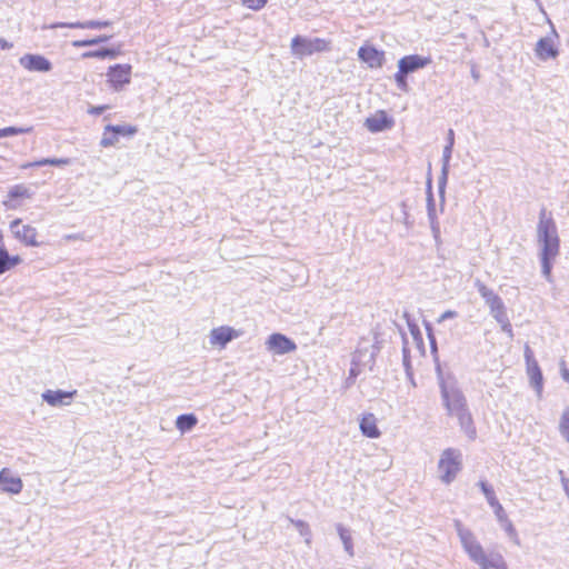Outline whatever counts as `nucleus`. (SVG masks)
<instances>
[{
	"instance_id": "f257e3e1",
	"label": "nucleus",
	"mask_w": 569,
	"mask_h": 569,
	"mask_svg": "<svg viewBox=\"0 0 569 569\" xmlns=\"http://www.w3.org/2000/svg\"><path fill=\"white\" fill-rule=\"evenodd\" d=\"M537 241L540 247L541 272L550 281L552 260L559 254L560 239L552 214L546 208H542L539 212Z\"/></svg>"
},
{
	"instance_id": "f03ea898",
	"label": "nucleus",
	"mask_w": 569,
	"mask_h": 569,
	"mask_svg": "<svg viewBox=\"0 0 569 569\" xmlns=\"http://www.w3.org/2000/svg\"><path fill=\"white\" fill-rule=\"evenodd\" d=\"M453 526L465 552L480 569H508L503 556L500 552H486L473 532L460 520H453Z\"/></svg>"
},
{
	"instance_id": "7ed1b4c3",
	"label": "nucleus",
	"mask_w": 569,
	"mask_h": 569,
	"mask_svg": "<svg viewBox=\"0 0 569 569\" xmlns=\"http://www.w3.org/2000/svg\"><path fill=\"white\" fill-rule=\"evenodd\" d=\"M441 395L448 413L456 417L466 436L470 440H475L477 430L463 393L455 385L443 381L441 383Z\"/></svg>"
},
{
	"instance_id": "20e7f679",
	"label": "nucleus",
	"mask_w": 569,
	"mask_h": 569,
	"mask_svg": "<svg viewBox=\"0 0 569 569\" xmlns=\"http://www.w3.org/2000/svg\"><path fill=\"white\" fill-rule=\"evenodd\" d=\"M462 468V455L455 448L446 449L438 462V470L442 482L451 483Z\"/></svg>"
},
{
	"instance_id": "39448f33",
	"label": "nucleus",
	"mask_w": 569,
	"mask_h": 569,
	"mask_svg": "<svg viewBox=\"0 0 569 569\" xmlns=\"http://www.w3.org/2000/svg\"><path fill=\"white\" fill-rule=\"evenodd\" d=\"M291 53L301 59L311 56L316 52H323L329 50V41L321 38H307L296 36L291 40Z\"/></svg>"
},
{
	"instance_id": "423d86ee",
	"label": "nucleus",
	"mask_w": 569,
	"mask_h": 569,
	"mask_svg": "<svg viewBox=\"0 0 569 569\" xmlns=\"http://www.w3.org/2000/svg\"><path fill=\"white\" fill-rule=\"evenodd\" d=\"M132 67L131 64H113L107 70V82L113 91H122L131 81Z\"/></svg>"
},
{
	"instance_id": "0eeeda50",
	"label": "nucleus",
	"mask_w": 569,
	"mask_h": 569,
	"mask_svg": "<svg viewBox=\"0 0 569 569\" xmlns=\"http://www.w3.org/2000/svg\"><path fill=\"white\" fill-rule=\"evenodd\" d=\"M525 359L527 365V375L531 387L535 389L538 398L542 396L543 377L538 361L533 357V352L529 346L525 347Z\"/></svg>"
},
{
	"instance_id": "6e6552de",
	"label": "nucleus",
	"mask_w": 569,
	"mask_h": 569,
	"mask_svg": "<svg viewBox=\"0 0 569 569\" xmlns=\"http://www.w3.org/2000/svg\"><path fill=\"white\" fill-rule=\"evenodd\" d=\"M378 352L379 348L376 345L367 341L360 342L352 356V361L361 366L365 370H372Z\"/></svg>"
},
{
	"instance_id": "1a4fd4ad",
	"label": "nucleus",
	"mask_w": 569,
	"mask_h": 569,
	"mask_svg": "<svg viewBox=\"0 0 569 569\" xmlns=\"http://www.w3.org/2000/svg\"><path fill=\"white\" fill-rule=\"evenodd\" d=\"M19 64L29 72H50L52 70L51 61L39 53H26L19 58Z\"/></svg>"
},
{
	"instance_id": "9d476101",
	"label": "nucleus",
	"mask_w": 569,
	"mask_h": 569,
	"mask_svg": "<svg viewBox=\"0 0 569 569\" xmlns=\"http://www.w3.org/2000/svg\"><path fill=\"white\" fill-rule=\"evenodd\" d=\"M267 349L276 355L293 352L297 345L282 333H272L266 341Z\"/></svg>"
},
{
	"instance_id": "9b49d317",
	"label": "nucleus",
	"mask_w": 569,
	"mask_h": 569,
	"mask_svg": "<svg viewBox=\"0 0 569 569\" xmlns=\"http://www.w3.org/2000/svg\"><path fill=\"white\" fill-rule=\"evenodd\" d=\"M10 229L14 237L22 241L24 244L31 247L38 246L36 228L29 224L21 226V220L14 219L10 222Z\"/></svg>"
},
{
	"instance_id": "f8f14e48",
	"label": "nucleus",
	"mask_w": 569,
	"mask_h": 569,
	"mask_svg": "<svg viewBox=\"0 0 569 569\" xmlns=\"http://www.w3.org/2000/svg\"><path fill=\"white\" fill-rule=\"evenodd\" d=\"M432 62L430 57L409 54L398 61V68L407 74L429 66Z\"/></svg>"
},
{
	"instance_id": "ddd939ff",
	"label": "nucleus",
	"mask_w": 569,
	"mask_h": 569,
	"mask_svg": "<svg viewBox=\"0 0 569 569\" xmlns=\"http://www.w3.org/2000/svg\"><path fill=\"white\" fill-rule=\"evenodd\" d=\"M111 24L110 21L100 20H88V21H76V22H54L48 26H43L42 29H58V28H70V29H102Z\"/></svg>"
},
{
	"instance_id": "4468645a",
	"label": "nucleus",
	"mask_w": 569,
	"mask_h": 569,
	"mask_svg": "<svg viewBox=\"0 0 569 569\" xmlns=\"http://www.w3.org/2000/svg\"><path fill=\"white\" fill-rule=\"evenodd\" d=\"M358 57L366 62L369 68H381L385 63V52L373 47H360Z\"/></svg>"
},
{
	"instance_id": "2eb2a0df",
	"label": "nucleus",
	"mask_w": 569,
	"mask_h": 569,
	"mask_svg": "<svg viewBox=\"0 0 569 569\" xmlns=\"http://www.w3.org/2000/svg\"><path fill=\"white\" fill-rule=\"evenodd\" d=\"M535 53L538 59L546 61L555 59L559 54V50L555 44L552 37L540 38L536 43Z\"/></svg>"
},
{
	"instance_id": "dca6fc26",
	"label": "nucleus",
	"mask_w": 569,
	"mask_h": 569,
	"mask_svg": "<svg viewBox=\"0 0 569 569\" xmlns=\"http://www.w3.org/2000/svg\"><path fill=\"white\" fill-rule=\"evenodd\" d=\"M23 488L22 480L11 475L9 469L4 468L0 471V490L8 493L18 495Z\"/></svg>"
},
{
	"instance_id": "f3484780",
	"label": "nucleus",
	"mask_w": 569,
	"mask_h": 569,
	"mask_svg": "<svg viewBox=\"0 0 569 569\" xmlns=\"http://www.w3.org/2000/svg\"><path fill=\"white\" fill-rule=\"evenodd\" d=\"M489 310L493 319L500 325L501 330L511 337L512 327L507 315V309L503 300H500L497 305L491 306Z\"/></svg>"
},
{
	"instance_id": "a211bd4d",
	"label": "nucleus",
	"mask_w": 569,
	"mask_h": 569,
	"mask_svg": "<svg viewBox=\"0 0 569 569\" xmlns=\"http://www.w3.org/2000/svg\"><path fill=\"white\" fill-rule=\"evenodd\" d=\"M479 486L481 491L483 492L488 503L493 508L495 515L499 521L507 520V513L498 501L496 493L491 486H489L486 481H480Z\"/></svg>"
},
{
	"instance_id": "6ab92c4d",
	"label": "nucleus",
	"mask_w": 569,
	"mask_h": 569,
	"mask_svg": "<svg viewBox=\"0 0 569 569\" xmlns=\"http://www.w3.org/2000/svg\"><path fill=\"white\" fill-rule=\"evenodd\" d=\"M239 335L238 332L227 326H222L219 328H214L210 332V343L212 346H221L224 347L229 341L237 338Z\"/></svg>"
},
{
	"instance_id": "aec40b11",
	"label": "nucleus",
	"mask_w": 569,
	"mask_h": 569,
	"mask_svg": "<svg viewBox=\"0 0 569 569\" xmlns=\"http://www.w3.org/2000/svg\"><path fill=\"white\" fill-rule=\"evenodd\" d=\"M76 395V391L69 392L63 390H46L42 393V399L52 407L67 406L70 402L66 399H71Z\"/></svg>"
},
{
	"instance_id": "412c9836",
	"label": "nucleus",
	"mask_w": 569,
	"mask_h": 569,
	"mask_svg": "<svg viewBox=\"0 0 569 569\" xmlns=\"http://www.w3.org/2000/svg\"><path fill=\"white\" fill-rule=\"evenodd\" d=\"M360 430L363 436L377 439L381 436V432L377 426V418L373 413H366L360 420Z\"/></svg>"
},
{
	"instance_id": "4be33fe9",
	"label": "nucleus",
	"mask_w": 569,
	"mask_h": 569,
	"mask_svg": "<svg viewBox=\"0 0 569 569\" xmlns=\"http://www.w3.org/2000/svg\"><path fill=\"white\" fill-rule=\"evenodd\" d=\"M365 124L369 131L380 132L391 126V120L387 117L385 111H380L377 114L367 118Z\"/></svg>"
},
{
	"instance_id": "5701e85b",
	"label": "nucleus",
	"mask_w": 569,
	"mask_h": 569,
	"mask_svg": "<svg viewBox=\"0 0 569 569\" xmlns=\"http://www.w3.org/2000/svg\"><path fill=\"white\" fill-rule=\"evenodd\" d=\"M20 262L21 258L19 256H10L3 246L0 247V274L9 271Z\"/></svg>"
},
{
	"instance_id": "b1692460",
	"label": "nucleus",
	"mask_w": 569,
	"mask_h": 569,
	"mask_svg": "<svg viewBox=\"0 0 569 569\" xmlns=\"http://www.w3.org/2000/svg\"><path fill=\"white\" fill-rule=\"evenodd\" d=\"M337 532L343 543L345 551L352 557L355 555L353 551V542H352V536L351 531L347 528H345L341 523H338L336 526Z\"/></svg>"
},
{
	"instance_id": "393cba45",
	"label": "nucleus",
	"mask_w": 569,
	"mask_h": 569,
	"mask_svg": "<svg viewBox=\"0 0 569 569\" xmlns=\"http://www.w3.org/2000/svg\"><path fill=\"white\" fill-rule=\"evenodd\" d=\"M198 422L197 417L193 413L180 415L176 420V427L181 432L191 430Z\"/></svg>"
},
{
	"instance_id": "a878e982",
	"label": "nucleus",
	"mask_w": 569,
	"mask_h": 569,
	"mask_svg": "<svg viewBox=\"0 0 569 569\" xmlns=\"http://www.w3.org/2000/svg\"><path fill=\"white\" fill-rule=\"evenodd\" d=\"M118 56H119V50L110 49V48H102V49H99V50L87 51V52L82 53V58H84V59H87V58H98V59L110 58V59H114Z\"/></svg>"
},
{
	"instance_id": "bb28decb",
	"label": "nucleus",
	"mask_w": 569,
	"mask_h": 569,
	"mask_svg": "<svg viewBox=\"0 0 569 569\" xmlns=\"http://www.w3.org/2000/svg\"><path fill=\"white\" fill-rule=\"evenodd\" d=\"M427 214H428L429 221L438 220L430 179L428 180V183H427Z\"/></svg>"
},
{
	"instance_id": "cd10ccee",
	"label": "nucleus",
	"mask_w": 569,
	"mask_h": 569,
	"mask_svg": "<svg viewBox=\"0 0 569 569\" xmlns=\"http://www.w3.org/2000/svg\"><path fill=\"white\" fill-rule=\"evenodd\" d=\"M111 38H112V36L102 34V36H98V37L92 38V39L74 40V41H72V47H74V48H83V47L96 46V44H99V43H102V42H107Z\"/></svg>"
},
{
	"instance_id": "c85d7f7f",
	"label": "nucleus",
	"mask_w": 569,
	"mask_h": 569,
	"mask_svg": "<svg viewBox=\"0 0 569 569\" xmlns=\"http://www.w3.org/2000/svg\"><path fill=\"white\" fill-rule=\"evenodd\" d=\"M289 521L297 528L299 533L305 538L306 543L309 546L311 543V530L309 525L303 520H295L289 518Z\"/></svg>"
},
{
	"instance_id": "c756f323",
	"label": "nucleus",
	"mask_w": 569,
	"mask_h": 569,
	"mask_svg": "<svg viewBox=\"0 0 569 569\" xmlns=\"http://www.w3.org/2000/svg\"><path fill=\"white\" fill-rule=\"evenodd\" d=\"M107 130H112L117 134L118 138H119V136H133L138 131L137 127L130 126V124H123V126L108 124Z\"/></svg>"
},
{
	"instance_id": "7c9ffc66",
	"label": "nucleus",
	"mask_w": 569,
	"mask_h": 569,
	"mask_svg": "<svg viewBox=\"0 0 569 569\" xmlns=\"http://www.w3.org/2000/svg\"><path fill=\"white\" fill-rule=\"evenodd\" d=\"M475 287L476 289L478 290L479 295L481 296V298L485 300V302H487L488 300H491L497 293L490 289L489 287H487L482 281H480L479 279H477L475 281Z\"/></svg>"
},
{
	"instance_id": "2f4dec72",
	"label": "nucleus",
	"mask_w": 569,
	"mask_h": 569,
	"mask_svg": "<svg viewBox=\"0 0 569 569\" xmlns=\"http://www.w3.org/2000/svg\"><path fill=\"white\" fill-rule=\"evenodd\" d=\"M119 141V138L112 130H107V126L104 127V131L102 138L100 140V146L103 148L113 147Z\"/></svg>"
},
{
	"instance_id": "473e14b6",
	"label": "nucleus",
	"mask_w": 569,
	"mask_h": 569,
	"mask_svg": "<svg viewBox=\"0 0 569 569\" xmlns=\"http://www.w3.org/2000/svg\"><path fill=\"white\" fill-rule=\"evenodd\" d=\"M33 130L32 127L18 128V127H7L0 129V138L17 136L22 133H30Z\"/></svg>"
},
{
	"instance_id": "72a5a7b5",
	"label": "nucleus",
	"mask_w": 569,
	"mask_h": 569,
	"mask_svg": "<svg viewBox=\"0 0 569 569\" xmlns=\"http://www.w3.org/2000/svg\"><path fill=\"white\" fill-rule=\"evenodd\" d=\"M8 197L10 199H16V198H30L31 197V192L29 191V189L27 187H24L23 184H16L13 186L10 190H9V193H8Z\"/></svg>"
},
{
	"instance_id": "f704fd0d",
	"label": "nucleus",
	"mask_w": 569,
	"mask_h": 569,
	"mask_svg": "<svg viewBox=\"0 0 569 569\" xmlns=\"http://www.w3.org/2000/svg\"><path fill=\"white\" fill-rule=\"evenodd\" d=\"M559 430L561 436L569 442V407L562 412Z\"/></svg>"
},
{
	"instance_id": "c9c22d12",
	"label": "nucleus",
	"mask_w": 569,
	"mask_h": 569,
	"mask_svg": "<svg viewBox=\"0 0 569 569\" xmlns=\"http://www.w3.org/2000/svg\"><path fill=\"white\" fill-rule=\"evenodd\" d=\"M402 365H403L407 378H411V370H413V369H412V366H411L409 349L407 347V341L406 340H405V345H403V348H402Z\"/></svg>"
},
{
	"instance_id": "e433bc0d",
	"label": "nucleus",
	"mask_w": 569,
	"mask_h": 569,
	"mask_svg": "<svg viewBox=\"0 0 569 569\" xmlns=\"http://www.w3.org/2000/svg\"><path fill=\"white\" fill-rule=\"evenodd\" d=\"M267 2L268 0H241L242 6L254 11L261 10Z\"/></svg>"
},
{
	"instance_id": "4c0bfd02",
	"label": "nucleus",
	"mask_w": 569,
	"mask_h": 569,
	"mask_svg": "<svg viewBox=\"0 0 569 569\" xmlns=\"http://www.w3.org/2000/svg\"><path fill=\"white\" fill-rule=\"evenodd\" d=\"M407 76L408 74L405 72H401V70L399 68H398L397 73L395 74V80H396L397 87L402 91L408 90Z\"/></svg>"
},
{
	"instance_id": "58836bf2",
	"label": "nucleus",
	"mask_w": 569,
	"mask_h": 569,
	"mask_svg": "<svg viewBox=\"0 0 569 569\" xmlns=\"http://www.w3.org/2000/svg\"><path fill=\"white\" fill-rule=\"evenodd\" d=\"M365 369L359 366L358 363L356 365V362H353L351 360V367H350V370H349V377L347 379V382L348 385H351L353 383L355 379Z\"/></svg>"
},
{
	"instance_id": "ea45409f",
	"label": "nucleus",
	"mask_w": 569,
	"mask_h": 569,
	"mask_svg": "<svg viewBox=\"0 0 569 569\" xmlns=\"http://www.w3.org/2000/svg\"><path fill=\"white\" fill-rule=\"evenodd\" d=\"M501 522L506 523L505 525V530L507 531L509 537L515 541L516 545H519L520 541H519L517 531H516L513 525L511 523V521L507 518V520H502Z\"/></svg>"
},
{
	"instance_id": "a19ab883",
	"label": "nucleus",
	"mask_w": 569,
	"mask_h": 569,
	"mask_svg": "<svg viewBox=\"0 0 569 569\" xmlns=\"http://www.w3.org/2000/svg\"><path fill=\"white\" fill-rule=\"evenodd\" d=\"M448 171H449V168H446V169L442 168L441 177L439 178V181H438L439 193L442 199L445 198V189H446V184H447Z\"/></svg>"
},
{
	"instance_id": "79ce46f5",
	"label": "nucleus",
	"mask_w": 569,
	"mask_h": 569,
	"mask_svg": "<svg viewBox=\"0 0 569 569\" xmlns=\"http://www.w3.org/2000/svg\"><path fill=\"white\" fill-rule=\"evenodd\" d=\"M452 149H453L452 146H447V144L443 148V151H442V168L443 169L449 168V161L451 159Z\"/></svg>"
},
{
	"instance_id": "37998d69",
	"label": "nucleus",
	"mask_w": 569,
	"mask_h": 569,
	"mask_svg": "<svg viewBox=\"0 0 569 569\" xmlns=\"http://www.w3.org/2000/svg\"><path fill=\"white\" fill-rule=\"evenodd\" d=\"M433 238L437 243H440V227L438 220L429 221Z\"/></svg>"
},
{
	"instance_id": "c03bdc74",
	"label": "nucleus",
	"mask_w": 569,
	"mask_h": 569,
	"mask_svg": "<svg viewBox=\"0 0 569 569\" xmlns=\"http://www.w3.org/2000/svg\"><path fill=\"white\" fill-rule=\"evenodd\" d=\"M49 160H50V166H56V167L68 166L70 163L69 158H49Z\"/></svg>"
},
{
	"instance_id": "a18cd8bd",
	"label": "nucleus",
	"mask_w": 569,
	"mask_h": 569,
	"mask_svg": "<svg viewBox=\"0 0 569 569\" xmlns=\"http://www.w3.org/2000/svg\"><path fill=\"white\" fill-rule=\"evenodd\" d=\"M43 166H50L49 158H43L41 160L23 164L22 168L26 169V168H30V167H43Z\"/></svg>"
},
{
	"instance_id": "49530a36",
	"label": "nucleus",
	"mask_w": 569,
	"mask_h": 569,
	"mask_svg": "<svg viewBox=\"0 0 569 569\" xmlns=\"http://www.w3.org/2000/svg\"><path fill=\"white\" fill-rule=\"evenodd\" d=\"M559 476H560V482L562 485V488L569 499V479L565 476L562 470H559Z\"/></svg>"
},
{
	"instance_id": "de8ad7c7",
	"label": "nucleus",
	"mask_w": 569,
	"mask_h": 569,
	"mask_svg": "<svg viewBox=\"0 0 569 569\" xmlns=\"http://www.w3.org/2000/svg\"><path fill=\"white\" fill-rule=\"evenodd\" d=\"M409 327H410V330H411V333H412L415 340H417L419 343H422V339H421L420 331H419L418 327L411 326V325H409Z\"/></svg>"
},
{
	"instance_id": "09e8293b",
	"label": "nucleus",
	"mask_w": 569,
	"mask_h": 569,
	"mask_svg": "<svg viewBox=\"0 0 569 569\" xmlns=\"http://www.w3.org/2000/svg\"><path fill=\"white\" fill-rule=\"evenodd\" d=\"M108 107L107 106H98L90 109L91 114H101Z\"/></svg>"
},
{
	"instance_id": "8fccbe9b",
	"label": "nucleus",
	"mask_w": 569,
	"mask_h": 569,
	"mask_svg": "<svg viewBox=\"0 0 569 569\" xmlns=\"http://www.w3.org/2000/svg\"><path fill=\"white\" fill-rule=\"evenodd\" d=\"M453 144H455V131L452 129H449L448 136H447V146L453 147Z\"/></svg>"
},
{
	"instance_id": "3c124183",
	"label": "nucleus",
	"mask_w": 569,
	"mask_h": 569,
	"mask_svg": "<svg viewBox=\"0 0 569 569\" xmlns=\"http://www.w3.org/2000/svg\"><path fill=\"white\" fill-rule=\"evenodd\" d=\"M12 46H13V44H12L11 42L7 41V40H6V39H3V38H0V49H2V50H9V49H11V48H12Z\"/></svg>"
},
{
	"instance_id": "603ef678",
	"label": "nucleus",
	"mask_w": 569,
	"mask_h": 569,
	"mask_svg": "<svg viewBox=\"0 0 569 569\" xmlns=\"http://www.w3.org/2000/svg\"><path fill=\"white\" fill-rule=\"evenodd\" d=\"M500 300H502L501 297L496 295L491 300H488L486 305L490 308L491 306L497 305Z\"/></svg>"
},
{
	"instance_id": "864d4df0",
	"label": "nucleus",
	"mask_w": 569,
	"mask_h": 569,
	"mask_svg": "<svg viewBox=\"0 0 569 569\" xmlns=\"http://www.w3.org/2000/svg\"><path fill=\"white\" fill-rule=\"evenodd\" d=\"M456 315H457L456 311L448 310V311L442 313L441 320H445V319H448V318H453V317H456Z\"/></svg>"
},
{
	"instance_id": "5fc2aeb1",
	"label": "nucleus",
	"mask_w": 569,
	"mask_h": 569,
	"mask_svg": "<svg viewBox=\"0 0 569 569\" xmlns=\"http://www.w3.org/2000/svg\"><path fill=\"white\" fill-rule=\"evenodd\" d=\"M562 366H565L563 361H562ZM561 376H562L563 380L569 382V370L566 367H562Z\"/></svg>"
},
{
	"instance_id": "6e6d98bb",
	"label": "nucleus",
	"mask_w": 569,
	"mask_h": 569,
	"mask_svg": "<svg viewBox=\"0 0 569 569\" xmlns=\"http://www.w3.org/2000/svg\"><path fill=\"white\" fill-rule=\"evenodd\" d=\"M408 380L410 381V383L416 387V382H415V378H413V370H411V378H408Z\"/></svg>"
},
{
	"instance_id": "4d7b16f0",
	"label": "nucleus",
	"mask_w": 569,
	"mask_h": 569,
	"mask_svg": "<svg viewBox=\"0 0 569 569\" xmlns=\"http://www.w3.org/2000/svg\"><path fill=\"white\" fill-rule=\"evenodd\" d=\"M472 77H473V79H476V80H478V79H479V74H478L475 70H472Z\"/></svg>"
},
{
	"instance_id": "13d9d810",
	"label": "nucleus",
	"mask_w": 569,
	"mask_h": 569,
	"mask_svg": "<svg viewBox=\"0 0 569 569\" xmlns=\"http://www.w3.org/2000/svg\"><path fill=\"white\" fill-rule=\"evenodd\" d=\"M405 223L409 226L408 213L405 211Z\"/></svg>"
},
{
	"instance_id": "bf43d9fd",
	"label": "nucleus",
	"mask_w": 569,
	"mask_h": 569,
	"mask_svg": "<svg viewBox=\"0 0 569 569\" xmlns=\"http://www.w3.org/2000/svg\"><path fill=\"white\" fill-rule=\"evenodd\" d=\"M6 207H9V208H14L13 206H10L9 202L4 201L3 202Z\"/></svg>"
},
{
	"instance_id": "052dcab7",
	"label": "nucleus",
	"mask_w": 569,
	"mask_h": 569,
	"mask_svg": "<svg viewBox=\"0 0 569 569\" xmlns=\"http://www.w3.org/2000/svg\"><path fill=\"white\" fill-rule=\"evenodd\" d=\"M552 34H553V37H556V38L558 37V34H557V32H556V30H555L553 28H552Z\"/></svg>"
},
{
	"instance_id": "680f3d73",
	"label": "nucleus",
	"mask_w": 569,
	"mask_h": 569,
	"mask_svg": "<svg viewBox=\"0 0 569 569\" xmlns=\"http://www.w3.org/2000/svg\"><path fill=\"white\" fill-rule=\"evenodd\" d=\"M431 345H432V349L436 350V345H435L433 340H431Z\"/></svg>"
},
{
	"instance_id": "e2e57ef3",
	"label": "nucleus",
	"mask_w": 569,
	"mask_h": 569,
	"mask_svg": "<svg viewBox=\"0 0 569 569\" xmlns=\"http://www.w3.org/2000/svg\"><path fill=\"white\" fill-rule=\"evenodd\" d=\"M67 238H68V239H77V237H76V236H68Z\"/></svg>"
}]
</instances>
